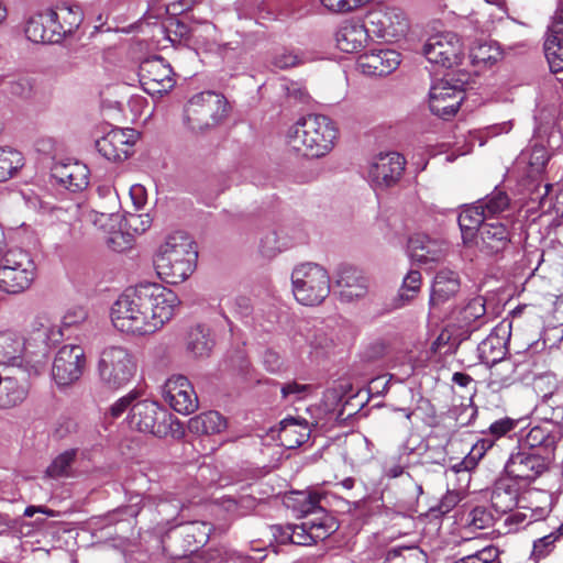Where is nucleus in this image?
<instances>
[{
	"mask_svg": "<svg viewBox=\"0 0 563 563\" xmlns=\"http://www.w3.org/2000/svg\"><path fill=\"white\" fill-rule=\"evenodd\" d=\"M63 338V328L46 314L37 316L24 336L0 331V363L25 367L38 373L47 346Z\"/></svg>",
	"mask_w": 563,
	"mask_h": 563,
	"instance_id": "f03ea898",
	"label": "nucleus"
},
{
	"mask_svg": "<svg viewBox=\"0 0 563 563\" xmlns=\"http://www.w3.org/2000/svg\"><path fill=\"white\" fill-rule=\"evenodd\" d=\"M383 563H423L421 553L413 549H394L387 552Z\"/></svg>",
	"mask_w": 563,
	"mask_h": 563,
	"instance_id": "3c124183",
	"label": "nucleus"
},
{
	"mask_svg": "<svg viewBox=\"0 0 563 563\" xmlns=\"http://www.w3.org/2000/svg\"><path fill=\"white\" fill-rule=\"evenodd\" d=\"M477 351L481 361L490 365L505 358L506 344L497 333H490L478 344Z\"/></svg>",
	"mask_w": 563,
	"mask_h": 563,
	"instance_id": "c9c22d12",
	"label": "nucleus"
},
{
	"mask_svg": "<svg viewBox=\"0 0 563 563\" xmlns=\"http://www.w3.org/2000/svg\"><path fill=\"white\" fill-rule=\"evenodd\" d=\"M136 391H130L125 396L118 399L109 409L110 415L113 418L120 417L125 410H131V407L135 404L134 401L137 398Z\"/></svg>",
	"mask_w": 563,
	"mask_h": 563,
	"instance_id": "4d7b16f0",
	"label": "nucleus"
},
{
	"mask_svg": "<svg viewBox=\"0 0 563 563\" xmlns=\"http://www.w3.org/2000/svg\"><path fill=\"white\" fill-rule=\"evenodd\" d=\"M422 286V275L419 271H409L402 279L398 291L400 306L411 302L420 292Z\"/></svg>",
	"mask_w": 563,
	"mask_h": 563,
	"instance_id": "37998d69",
	"label": "nucleus"
},
{
	"mask_svg": "<svg viewBox=\"0 0 563 563\" xmlns=\"http://www.w3.org/2000/svg\"><path fill=\"white\" fill-rule=\"evenodd\" d=\"M498 550L486 547L474 554L462 558L454 563H497Z\"/></svg>",
	"mask_w": 563,
	"mask_h": 563,
	"instance_id": "864d4df0",
	"label": "nucleus"
},
{
	"mask_svg": "<svg viewBox=\"0 0 563 563\" xmlns=\"http://www.w3.org/2000/svg\"><path fill=\"white\" fill-rule=\"evenodd\" d=\"M228 113L224 96L203 91L192 96L185 107V122L192 131H203L220 123Z\"/></svg>",
	"mask_w": 563,
	"mask_h": 563,
	"instance_id": "1a4fd4ad",
	"label": "nucleus"
},
{
	"mask_svg": "<svg viewBox=\"0 0 563 563\" xmlns=\"http://www.w3.org/2000/svg\"><path fill=\"white\" fill-rule=\"evenodd\" d=\"M309 531L310 529L307 520L301 525H289L283 530L282 541H289L298 545L312 544L313 542Z\"/></svg>",
	"mask_w": 563,
	"mask_h": 563,
	"instance_id": "a18cd8bd",
	"label": "nucleus"
},
{
	"mask_svg": "<svg viewBox=\"0 0 563 563\" xmlns=\"http://www.w3.org/2000/svg\"><path fill=\"white\" fill-rule=\"evenodd\" d=\"M467 522L472 529L483 530L493 526L494 517L486 508L475 507L468 514Z\"/></svg>",
	"mask_w": 563,
	"mask_h": 563,
	"instance_id": "603ef678",
	"label": "nucleus"
},
{
	"mask_svg": "<svg viewBox=\"0 0 563 563\" xmlns=\"http://www.w3.org/2000/svg\"><path fill=\"white\" fill-rule=\"evenodd\" d=\"M322 498L323 495L318 492H301L297 494L296 501L299 505V511L308 515L319 510L323 511L320 505Z\"/></svg>",
	"mask_w": 563,
	"mask_h": 563,
	"instance_id": "09e8293b",
	"label": "nucleus"
},
{
	"mask_svg": "<svg viewBox=\"0 0 563 563\" xmlns=\"http://www.w3.org/2000/svg\"><path fill=\"white\" fill-rule=\"evenodd\" d=\"M338 136L331 119L320 114L300 118L287 132L289 146L305 156L321 157L334 146Z\"/></svg>",
	"mask_w": 563,
	"mask_h": 563,
	"instance_id": "20e7f679",
	"label": "nucleus"
},
{
	"mask_svg": "<svg viewBox=\"0 0 563 563\" xmlns=\"http://www.w3.org/2000/svg\"><path fill=\"white\" fill-rule=\"evenodd\" d=\"M47 21L55 27L59 41L71 34L82 21V11L78 4L63 3L56 10L47 12Z\"/></svg>",
	"mask_w": 563,
	"mask_h": 563,
	"instance_id": "393cba45",
	"label": "nucleus"
},
{
	"mask_svg": "<svg viewBox=\"0 0 563 563\" xmlns=\"http://www.w3.org/2000/svg\"><path fill=\"white\" fill-rule=\"evenodd\" d=\"M307 522L309 523V532L313 543L327 539L338 528L335 520L327 515L308 519Z\"/></svg>",
	"mask_w": 563,
	"mask_h": 563,
	"instance_id": "c03bdc74",
	"label": "nucleus"
},
{
	"mask_svg": "<svg viewBox=\"0 0 563 563\" xmlns=\"http://www.w3.org/2000/svg\"><path fill=\"white\" fill-rule=\"evenodd\" d=\"M451 322L464 332H473L487 323L486 301L483 297L470 299L451 312Z\"/></svg>",
	"mask_w": 563,
	"mask_h": 563,
	"instance_id": "412c9836",
	"label": "nucleus"
},
{
	"mask_svg": "<svg viewBox=\"0 0 563 563\" xmlns=\"http://www.w3.org/2000/svg\"><path fill=\"white\" fill-rule=\"evenodd\" d=\"M518 368V364L510 358H503L490 364L488 387L494 391H498L520 382L522 376Z\"/></svg>",
	"mask_w": 563,
	"mask_h": 563,
	"instance_id": "bb28decb",
	"label": "nucleus"
},
{
	"mask_svg": "<svg viewBox=\"0 0 563 563\" xmlns=\"http://www.w3.org/2000/svg\"><path fill=\"white\" fill-rule=\"evenodd\" d=\"M445 243L421 233L413 234L408 241L411 258L421 264L441 260L445 254Z\"/></svg>",
	"mask_w": 563,
	"mask_h": 563,
	"instance_id": "b1692460",
	"label": "nucleus"
},
{
	"mask_svg": "<svg viewBox=\"0 0 563 563\" xmlns=\"http://www.w3.org/2000/svg\"><path fill=\"white\" fill-rule=\"evenodd\" d=\"M310 346L314 350H327L333 344V340L327 335L322 330H317L311 336L308 338Z\"/></svg>",
	"mask_w": 563,
	"mask_h": 563,
	"instance_id": "69168bd1",
	"label": "nucleus"
},
{
	"mask_svg": "<svg viewBox=\"0 0 563 563\" xmlns=\"http://www.w3.org/2000/svg\"><path fill=\"white\" fill-rule=\"evenodd\" d=\"M369 33L377 38L395 41L408 31L409 24L406 14L398 8H376L366 15Z\"/></svg>",
	"mask_w": 563,
	"mask_h": 563,
	"instance_id": "9b49d317",
	"label": "nucleus"
},
{
	"mask_svg": "<svg viewBox=\"0 0 563 563\" xmlns=\"http://www.w3.org/2000/svg\"><path fill=\"white\" fill-rule=\"evenodd\" d=\"M214 341L210 330L203 324L191 327L186 334V351L195 358L208 357L213 349Z\"/></svg>",
	"mask_w": 563,
	"mask_h": 563,
	"instance_id": "7c9ffc66",
	"label": "nucleus"
},
{
	"mask_svg": "<svg viewBox=\"0 0 563 563\" xmlns=\"http://www.w3.org/2000/svg\"><path fill=\"white\" fill-rule=\"evenodd\" d=\"M492 506L497 512L511 511L518 504V490L510 485L498 484L490 496Z\"/></svg>",
	"mask_w": 563,
	"mask_h": 563,
	"instance_id": "4c0bfd02",
	"label": "nucleus"
},
{
	"mask_svg": "<svg viewBox=\"0 0 563 563\" xmlns=\"http://www.w3.org/2000/svg\"><path fill=\"white\" fill-rule=\"evenodd\" d=\"M423 55L431 64L451 68L463 58V43L453 32H440L428 38L423 45Z\"/></svg>",
	"mask_w": 563,
	"mask_h": 563,
	"instance_id": "9d476101",
	"label": "nucleus"
},
{
	"mask_svg": "<svg viewBox=\"0 0 563 563\" xmlns=\"http://www.w3.org/2000/svg\"><path fill=\"white\" fill-rule=\"evenodd\" d=\"M500 56L499 47L493 42H476L470 48L471 62L478 68L494 65Z\"/></svg>",
	"mask_w": 563,
	"mask_h": 563,
	"instance_id": "f704fd0d",
	"label": "nucleus"
},
{
	"mask_svg": "<svg viewBox=\"0 0 563 563\" xmlns=\"http://www.w3.org/2000/svg\"><path fill=\"white\" fill-rule=\"evenodd\" d=\"M163 396L178 413L190 415L198 409L196 391L188 378L183 375H174L166 380Z\"/></svg>",
	"mask_w": 563,
	"mask_h": 563,
	"instance_id": "dca6fc26",
	"label": "nucleus"
},
{
	"mask_svg": "<svg viewBox=\"0 0 563 563\" xmlns=\"http://www.w3.org/2000/svg\"><path fill=\"white\" fill-rule=\"evenodd\" d=\"M517 426V421L511 418H501L496 420L489 426V435L495 439H499L506 435L508 432L512 431Z\"/></svg>",
	"mask_w": 563,
	"mask_h": 563,
	"instance_id": "13d9d810",
	"label": "nucleus"
},
{
	"mask_svg": "<svg viewBox=\"0 0 563 563\" xmlns=\"http://www.w3.org/2000/svg\"><path fill=\"white\" fill-rule=\"evenodd\" d=\"M487 219L478 202L465 206L459 214V225L464 244H472L481 227Z\"/></svg>",
	"mask_w": 563,
	"mask_h": 563,
	"instance_id": "c756f323",
	"label": "nucleus"
},
{
	"mask_svg": "<svg viewBox=\"0 0 563 563\" xmlns=\"http://www.w3.org/2000/svg\"><path fill=\"white\" fill-rule=\"evenodd\" d=\"M461 288L460 275L449 268L440 269L432 282L429 308L435 310L454 298Z\"/></svg>",
	"mask_w": 563,
	"mask_h": 563,
	"instance_id": "4be33fe9",
	"label": "nucleus"
},
{
	"mask_svg": "<svg viewBox=\"0 0 563 563\" xmlns=\"http://www.w3.org/2000/svg\"><path fill=\"white\" fill-rule=\"evenodd\" d=\"M367 23L365 24L347 21L343 23L335 33L336 46L345 53H356L361 51L369 37Z\"/></svg>",
	"mask_w": 563,
	"mask_h": 563,
	"instance_id": "a878e982",
	"label": "nucleus"
},
{
	"mask_svg": "<svg viewBox=\"0 0 563 563\" xmlns=\"http://www.w3.org/2000/svg\"><path fill=\"white\" fill-rule=\"evenodd\" d=\"M358 68L368 76H387L400 65V54L390 48L372 49L360 56Z\"/></svg>",
	"mask_w": 563,
	"mask_h": 563,
	"instance_id": "6ab92c4d",
	"label": "nucleus"
},
{
	"mask_svg": "<svg viewBox=\"0 0 563 563\" xmlns=\"http://www.w3.org/2000/svg\"><path fill=\"white\" fill-rule=\"evenodd\" d=\"M310 428L306 420L297 418H285L280 422L278 440L287 449H296L303 444L310 437Z\"/></svg>",
	"mask_w": 563,
	"mask_h": 563,
	"instance_id": "cd10ccee",
	"label": "nucleus"
},
{
	"mask_svg": "<svg viewBox=\"0 0 563 563\" xmlns=\"http://www.w3.org/2000/svg\"><path fill=\"white\" fill-rule=\"evenodd\" d=\"M36 275V264L27 251L9 249L0 262V290L10 295L22 294L32 286Z\"/></svg>",
	"mask_w": 563,
	"mask_h": 563,
	"instance_id": "423d86ee",
	"label": "nucleus"
},
{
	"mask_svg": "<svg viewBox=\"0 0 563 563\" xmlns=\"http://www.w3.org/2000/svg\"><path fill=\"white\" fill-rule=\"evenodd\" d=\"M180 305L178 296L159 285L145 283L125 289L112 303L113 327L134 335L152 334L170 321Z\"/></svg>",
	"mask_w": 563,
	"mask_h": 563,
	"instance_id": "f257e3e1",
	"label": "nucleus"
},
{
	"mask_svg": "<svg viewBox=\"0 0 563 563\" xmlns=\"http://www.w3.org/2000/svg\"><path fill=\"white\" fill-rule=\"evenodd\" d=\"M549 161V153L544 146L534 145L529 151L521 153L518 164H527V174L534 177L543 172Z\"/></svg>",
	"mask_w": 563,
	"mask_h": 563,
	"instance_id": "ea45409f",
	"label": "nucleus"
},
{
	"mask_svg": "<svg viewBox=\"0 0 563 563\" xmlns=\"http://www.w3.org/2000/svg\"><path fill=\"white\" fill-rule=\"evenodd\" d=\"M86 367L85 351L79 345L62 346L53 361L52 376L59 387L77 382Z\"/></svg>",
	"mask_w": 563,
	"mask_h": 563,
	"instance_id": "f8f14e48",
	"label": "nucleus"
},
{
	"mask_svg": "<svg viewBox=\"0 0 563 563\" xmlns=\"http://www.w3.org/2000/svg\"><path fill=\"white\" fill-rule=\"evenodd\" d=\"M473 243L486 255H495L506 250L510 243V231L501 222L484 223Z\"/></svg>",
	"mask_w": 563,
	"mask_h": 563,
	"instance_id": "aec40b11",
	"label": "nucleus"
},
{
	"mask_svg": "<svg viewBox=\"0 0 563 563\" xmlns=\"http://www.w3.org/2000/svg\"><path fill=\"white\" fill-rule=\"evenodd\" d=\"M479 208L483 210L487 221L498 217L509 207V198L506 192L501 190H494L489 195L477 200Z\"/></svg>",
	"mask_w": 563,
	"mask_h": 563,
	"instance_id": "a19ab883",
	"label": "nucleus"
},
{
	"mask_svg": "<svg viewBox=\"0 0 563 563\" xmlns=\"http://www.w3.org/2000/svg\"><path fill=\"white\" fill-rule=\"evenodd\" d=\"M548 33L563 36V0L558 5Z\"/></svg>",
	"mask_w": 563,
	"mask_h": 563,
	"instance_id": "774afa93",
	"label": "nucleus"
},
{
	"mask_svg": "<svg viewBox=\"0 0 563 563\" xmlns=\"http://www.w3.org/2000/svg\"><path fill=\"white\" fill-rule=\"evenodd\" d=\"M137 134L132 129H112L96 141L97 151L109 161H124L132 154Z\"/></svg>",
	"mask_w": 563,
	"mask_h": 563,
	"instance_id": "f3484780",
	"label": "nucleus"
},
{
	"mask_svg": "<svg viewBox=\"0 0 563 563\" xmlns=\"http://www.w3.org/2000/svg\"><path fill=\"white\" fill-rule=\"evenodd\" d=\"M197 252L186 233L176 232L166 238L154 256V267L162 280L176 285L194 272Z\"/></svg>",
	"mask_w": 563,
	"mask_h": 563,
	"instance_id": "7ed1b4c3",
	"label": "nucleus"
},
{
	"mask_svg": "<svg viewBox=\"0 0 563 563\" xmlns=\"http://www.w3.org/2000/svg\"><path fill=\"white\" fill-rule=\"evenodd\" d=\"M554 443L550 432L542 427H533L530 429L525 439V444L529 449L549 448Z\"/></svg>",
	"mask_w": 563,
	"mask_h": 563,
	"instance_id": "8fccbe9b",
	"label": "nucleus"
},
{
	"mask_svg": "<svg viewBox=\"0 0 563 563\" xmlns=\"http://www.w3.org/2000/svg\"><path fill=\"white\" fill-rule=\"evenodd\" d=\"M131 429L150 433L157 438L174 434L180 429L179 422L156 401L141 400L135 402L128 416Z\"/></svg>",
	"mask_w": 563,
	"mask_h": 563,
	"instance_id": "6e6552de",
	"label": "nucleus"
},
{
	"mask_svg": "<svg viewBox=\"0 0 563 563\" xmlns=\"http://www.w3.org/2000/svg\"><path fill=\"white\" fill-rule=\"evenodd\" d=\"M260 250L263 256L268 258L274 257L280 252L277 234L274 232L266 234L261 241Z\"/></svg>",
	"mask_w": 563,
	"mask_h": 563,
	"instance_id": "680f3d73",
	"label": "nucleus"
},
{
	"mask_svg": "<svg viewBox=\"0 0 563 563\" xmlns=\"http://www.w3.org/2000/svg\"><path fill=\"white\" fill-rule=\"evenodd\" d=\"M140 84L151 96H162L175 86L174 73L161 56L144 59L139 67Z\"/></svg>",
	"mask_w": 563,
	"mask_h": 563,
	"instance_id": "ddd939ff",
	"label": "nucleus"
},
{
	"mask_svg": "<svg viewBox=\"0 0 563 563\" xmlns=\"http://www.w3.org/2000/svg\"><path fill=\"white\" fill-rule=\"evenodd\" d=\"M464 100V90L452 85L448 79L435 82L429 92V108L440 118L449 119L454 115Z\"/></svg>",
	"mask_w": 563,
	"mask_h": 563,
	"instance_id": "2eb2a0df",
	"label": "nucleus"
},
{
	"mask_svg": "<svg viewBox=\"0 0 563 563\" xmlns=\"http://www.w3.org/2000/svg\"><path fill=\"white\" fill-rule=\"evenodd\" d=\"M77 452V449H68L59 453L47 466L45 475L51 478L70 476L71 465L76 460Z\"/></svg>",
	"mask_w": 563,
	"mask_h": 563,
	"instance_id": "79ce46f5",
	"label": "nucleus"
},
{
	"mask_svg": "<svg viewBox=\"0 0 563 563\" xmlns=\"http://www.w3.org/2000/svg\"><path fill=\"white\" fill-rule=\"evenodd\" d=\"M137 368V358L130 349L112 344L100 351L96 372L103 387L118 390L132 382Z\"/></svg>",
	"mask_w": 563,
	"mask_h": 563,
	"instance_id": "39448f33",
	"label": "nucleus"
},
{
	"mask_svg": "<svg viewBox=\"0 0 563 563\" xmlns=\"http://www.w3.org/2000/svg\"><path fill=\"white\" fill-rule=\"evenodd\" d=\"M24 33L33 43L59 42L55 27L47 21V13L31 16L26 22Z\"/></svg>",
	"mask_w": 563,
	"mask_h": 563,
	"instance_id": "473e14b6",
	"label": "nucleus"
},
{
	"mask_svg": "<svg viewBox=\"0 0 563 563\" xmlns=\"http://www.w3.org/2000/svg\"><path fill=\"white\" fill-rule=\"evenodd\" d=\"M114 211H97L88 209L87 207L80 208V220L85 223H91L93 227L107 230L108 227L115 220Z\"/></svg>",
	"mask_w": 563,
	"mask_h": 563,
	"instance_id": "49530a36",
	"label": "nucleus"
},
{
	"mask_svg": "<svg viewBox=\"0 0 563 563\" xmlns=\"http://www.w3.org/2000/svg\"><path fill=\"white\" fill-rule=\"evenodd\" d=\"M53 175L59 184L71 191L82 190L88 185V168L77 162L56 165Z\"/></svg>",
	"mask_w": 563,
	"mask_h": 563,
	"instance_id": "c85d7f7f",
	"label": "nucleus"
},
{
	"mask_svg": "<svg viewBox=\"0 0 563 563\" xmlns=\"http://www.w3.org/2000/svg\"><path fill=\"white\" fill-rule=\"evenodd\" d=\"M188 429L196 434H217L227 429V420L218 411H207L190 418Z\"/></svg>",
	"mask_w": 563,
	"mask_h": 563,
	"instance_id": "72a5a7b5",
	"label": "nucleus"
},
{
	"mask_svg": "<svg viewBox=\"0 0 563 563\" xmlns=\"http://www.w3.org/2000/svg\"><path fill=\"white\" fill-rule=\"evenodd\" d=\"M33 89V82L30 78H19L9 82V91L13 96L26 98Z\"/></svg>",
	"mask_w": 563,
	"mask_h": 563,
	"instance_id": "e2e57ef3",
	"label": "nucleus"
},
{
	"mask_svg": "<svg viewBox=\"0 0 563 563\" xmlns=\"http://www.w3.org/2000/svg\"><path fill=\"white\" fill-rule=\"evenodd\" d=\"M29 388L16 378L0 375V409H10L21 405L27 397Z\"/></svg>",
	"mask_w": 563,
	"mask_h": 563,
	"instance_id": "2f4dec72",
	"label": "nucleus"
},
{
	"mask_svg": "<svg viewBox=\"0 0 563 563\" xmlns=\"http://www.w3.org/2000/svg\"><path fill=\"white\" fill-rule=\"evenodd\" d=\"M273 65L279 69H286L289 67H295L301 63V59L298 55L292 52L282 51L273 57Z\"/></svg>",
	"mask_w": 563,
	"mask_h": 563,
	"instance_id": "bf43d9fd",
	"label": "nucleus"
},
{
	"mask_svg": "<svg viewBox=\"0 0 563 563\" xmlns=\"http://www.w3.org/2000/svg\"><path fill=\"white\" fill-rule=\"evenodd\" d=\"M405 165V157L399 153L379 154L369 166L368 178L376 188H389L399 181Z\"/></svg>",
	"mask_w": 563,
	"mask_h": 563,
	"instance_id": "4468645a",
	"label": "nucleus"
},
{
	"mask_svg": "<svg viewBox=\"0 0 563 563\" xmlns=\"http://www.w3.org/2000/svg\"><path fill=\"white\" fill-rule=\"evenodd\" d=\"M24 165L21 152L12 147H0V181L12 178Z\"/></svg>",
	"mask_w": 563,
	"mask_h": 563,
	"instance_id": "58836bf2",
	"label": "nucleus"
},
{
	"mask_svg": "<svg viewBox=\"0 0 563 563\" xmlns=\"http://www.w3.org/2000/svg\"><path fill=\"white\" fill-rule=\"evenodd\" d=\"M291 284L296 300L305 306L319 305L330 294L329 274L314 263L296 266L291 273Z\"/></svg>",
	"mask_w": 563,
	"mask_h": 563,
	"instance_id": "0eeeda50",
	"label": "nucleus"
},
{
	"mask_svg": "<svg viewBox=\"0 0 563 563\" xmlns=\"http://www.w3.org/2000/svg\"><path fill=\"white\" fill-rule=\"evenodd\" d=\"M284 91L287 97L299 102H307L309 100V93L306 87L300 82H289L284 85Z\"/></svg>",
	"mask_w": 563,
	"mask_h": 563,
	"instance_id": "0e129e2a",
	"label": "nucleus"
},
{
	"mask_svg": "<svg viewBox=\"0 0 563 563\" xmlns=\"http://www.w3.org/2000/svg\"><path fill=\"white\" fill-rule=\"evenodd\" d=\"M131 242L130 234H125L119 230L109 231V236L106 240L108 247L119 253L130 249Z\"/></svg>",
	"mask_w": 563,
	"mask_h": 563,
	"instance_id": "5fc2aeb1",
	"label": "nucleus"
},
{
	"mask_svg": "<svg viewBox=\"0 0 563 563\" xmlns=\"http://www.w3.org/2000/svg\"><path fill=\"white\" fill-rule=\"evenodd\" d=\"M495 440L496 439L492 435L478 440L473 445L468 456L455 467L456 472L461 471L462 466H464L465 470L474 466L475 463L484 456L486 451L493 448Z\"/></svg>",
	"mask_w": 563,
	"mask_h": 563,
	"instance_id": "de8ad7c7",
	"label": "nucleus"
},
{
	"mask_svg": "<svg viewBox=\"0 0 563 563\" xmlns=\"http://www.w3.org/2000/svg\"><path fill=\"white\" fill-rule=\"evenodd\" d=\"M505 470L514 478L532 482L547 470V460L539 453L519 451L511 454Z\"/></svg>",
	"mask_w": 563,
	"mask_h": 563,
	"instance_id": "a211bd4d",
	"label": "nucleus"
},
{
	"mask_svg": "<svg viewBox=\"0 0 563 563\" xmlns=\"http://www.w3.org/2000/svg\"><path fill=\"white\" fill-rule=\"evenodd\" d=\"M336 284L341 289V298L347 301L365 297L369 286L364 273L349 265L339 268Z\"/></svg>",
	"mask_w": 563,
	"mask_h": 563,
	"instance_id": "5701e85b",
	"label": "nucleus"
},
{
	"mask_svg": "<svg viewBox=\"0 0 563 563\" xmlns=\"http://www.w3.org/2000/svg\"><path fill=\"white\" fill-rule=\"evenodd\" d=\"M558 540V536L554 533H550L544 536L533 542L532 554L537 559H541L547 556L553 549L555 541Z\"/></svg>",
	"mask_w": 563,
	"mask_h": 563,
	"instance_id": "6e6d98bb",
	"label": "nucleus"
},
{
	"mask_svg": "<svg viewBox=\"0 0 563 563\" xmlns=\"http://www.w3.org/2000/svg\"><path fill=\"white\" fill-rule=\"evenodd\" d=\"M200 0H174L167 4L166 10L169 14L178 15L190 10Z\"/></svg>",
	"mask_w": 563,
	"mask_h": 563,
	"instance_id": "338daca9",
	"label": "nucleus"
},
{
	"mask_svg": "<svg viewBox=\"0 0 563 563\" xmlns=\"http://www.w3.org/2000/svg\"><path fill=\"white\" fill-rule=\"evenodd\" d=\"M87 318V312L82 307H74L66 311L62 319L63 328H70L80 324Z\"/></svg>",
	"mask_w": 563,
	"mask_h": 563,
	"instance_id": "052dcab7",
	"label": "nucleus"
},
{
	"mask_svg": "<svg viewBox=\"0 0 563 563\" xmlns=\"http://www.w3.org/2000/svg\"><path fill=\"white\" fill-rule=\"evenodd\" d=\"M544 54L550 70L555 74H563V36L547 33L544 41Z\"/></svg>",
	"mask_w": 563,
	"mask_h": 563,
	"instance_id": "e433bc0d",
	"label": "nucleus"
}]
</instances>
